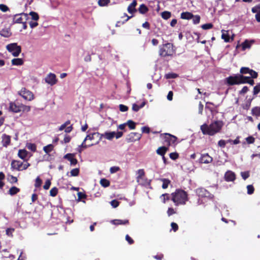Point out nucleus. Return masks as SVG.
<instances>
[{
  "label": "nucleus",
  "instance_id": "nucleus-31",
  "mask_svg": "<svg viewBox=\"0 0 260 260\" xmlns=\"http://www.w3.org/2000/svg\"><path fill=\"white\" fill-rule=\"evenodd\" d=\"M148 8L144 4H141L139 8V11L141 14H145L148 11Z\"/></svg>",
  "mask_w": 260,
  "mask_h": 260
},
{
  "label": "nucleus",
  "instance_id": "nucleus-14",
  "mask_svg": "<svg viewBox=\"0 0 260 260\" xmlns=\"http://www.w3.org/2000/svg\"><path fill=\"white\" fill-rule=\"evenodd\" d=\"M66 159L70 161L72 166H74L78 163V160L75 157V154L74 153L66 154Z\"/></svg>",
  "mask_w": 260,
  "mask_h": 260
},
{
  "label": "nucleus",
  "instance_id": "nucleus-64",
  "mask_svg": "<svg viewBox=\"0 0 260 260\" xmlns=\"http://www.w3.org/2000/svg\"><path fill=\"white\" fill-rule=\"evenodd\" d=\"M111 205L113 208H116L119 206V202L116 200H113L111 202Z\"/></svg>",
  "mask_w": 260,
  "mask_h": 260
},
{
  "label": "nucleus",
  "instance_id": "nucleus-38",
  "mask_svg": "<svg viewBox=\"0 0 260 260\" xmlns=\"http://www.w3.org/2000/svg\"><path fill=\"white\" fill-rule=\"evenodd\" d=\"M178 75L177 74L173 73H169L165 74V77L167 79H175L178 77Z\"/></svg>",
  "mask_w": 260,
  "mask_h": 260
},
{
  "label": "nucleus",
  "instance_id": "nucleus-45",
  "mask_svg": "<svg viewBox=\"0 0 260 260\" xmlns=\"http://www.w3.org/2000/svg\"><path fill=\"white\" fill-rule=\"evenodd\" d=\"M58 192V189L56 187H53L50 190V195L52 197H55Z\"/></svg>",
  "mask_w": 260,
  "mask_h": 260
},
{
  "label": "nucleus",
  "instance_id": "nucleus-12",
  "mask_svg": "<svg viewBox=\"0 0 260 260\" xmlns=\"http://www.w3.org/2000/svg\"><path fill=\"white\" fill-rule=\"evenodd\" d=\"M141 138V135L138 133H131L127 137L128 142H135L139 140Z\"/></svg>",
  "mask_w": 260,
  "mask_h": 260
},
{
  "label": "nucleus",
  "instance_id": "nucleus-36",
  "mask_svg": "<svg viewBox=\"0 0 260 260\" xmlns=\"http://www.w3.org/2000/svg\"><path fill=\"white\" fill-rule=\"evenodd\" d=\"M100 184L102 186L104 187H107L110 185V183L108 180L105 178H103L101 179L100 180Z\"/></svg>",
  "mask_w": 260,
  "mask_h": 260
},
{
  "label": "nucleus",
  "instance_id": "nucleus-55",
  "mask_svg": "<svg viewBox=\"0 0 260 260\" xmlns=\"http://www.w3.org/2000/svg\"><path fill=\"white\" fill-rule=\"evenodd\" d=\"M120 170V168L117 166H113L110 168V172L111 174L115 173Z\"/></svg>",
  "mask_w": 260,
  "mask_h": 260
},
{
  "label": "nucleus",
  "instance_id": "nucleus-29",
  "mask_svg": "<svg viewBox=\"0 0 260 260\" xmlns=\"http://www.w3.org/2000/svg\"><path fill=\"white\" fill-rule=\"evenodd\" d=\"M140 185L142 186H149L151 184V180H148L147 178H143L142 179H141L140 182H138Z\"/></svg>",
  "mask_w": 260,
  "mask_h": 260
},
{
  "label": "nucleus",
  "instance_id": "nucleus-11",
  "mask_svg": "<svg viewBox=\"0 0 260 260\" xmlns=\"http://www.w3.org/2000/svg\"><path fill=\"white\" fill-rule=\"evenodd\" d=\"M213 160V158L208 153L201 154L199 159V162L201 164H209Z\"/></svg>",
  "mask_w": 260,
  "mask_h": 260
},
{
  "label": "nucleus",
  "instance_id": "nucleus-39",
  "mask_svg": "<svg viewBox=\"0 0 260 260\" xmlns=\"http://www.w3.org/2000/svg\"><path fill=\"white\" fill-rule=\"evenodd\" d=\"M53 146L52 144H49L47 146H45L43 148V150L46 153L48 154L53 150Z\"/></svg>",
  "mask_w": 260,
  "mask_h": 260
},
{
  "label": "nucleus",
  "instance_id": "nucleus-27",
  "mask_svg": "<svg viewBox=\"0 0 260 260\" xmlns=\"http://www.w3.org/2000/svg\"><path fill=\"white\" fill-rule=\"evenodd\" d=\"M245 83H248L250 85L252 86L254 84V81L253 79L251 78V77H248V76H245L244 75V79H243V84H245Z\"/></svg>",
  "mask_w": 260,
  "mask_h": 260
},
{
  "label": "nucleus",
  "instance_id": "nucleus-3",
  "mask_svg": "<svg viewBox=\"0 0 260 260\" xmlns=\"http://www.w3.org/2000/svg\"><path fill=\"white\" fill-rule=\"evenodd\" d=\"M8 109L9 111L14 113L20 112H28L30 111V107L20 103L18 100H16L14 102H10Z\"/></svg>",
  "mask_w": 260,
  "mask_h": 260
},
{
  "label": "nucleus",
  "instance_id": "nucleus-61",
  "mask_svg": "<svg viewBox=\"0 0 260 260\" xmlns=\"http://www.w3.org/2000/svg\"><path fill=\"white\" fill-rule=\"evenodd\" d=\"M0 10L3 12H6L9 10V8L4 4H0Z\"/></svg>",
  "mask_w": 260,
  "mask_h": 260
},
{
  "label": "nucleus",
  "instance_id": "nucleus-33",
  "mask_svg": "<svg viewBox=\"0 0 260 260\" xmlns=\"http://www.w3.org/2000/svg\"><path fill=\"white\" fill-rule=\"evenodd\" d=\"M251 113L253 115L256 116H260V107H255L251 110Z\"/></svg>",
  "mask_w": 260,
  "mask_h": 260
},
{
  "label": "nucleus",
  "instance_id": "nucleus-1",
  "mask_svg": "<svg viewBox=\"0 0 260 260\" xmlns=\"http://www.w3.org/2000/svg\"><path fill=\"white\" fill-rule=\"evenodd\" d=\"M223 126L221 121H216L210 125L204 123L201 126L200 129L204 135L213 136L220 132Z\"/></svg>",
  "mask_w": 260,
  "mask_h": 260
},
{
  "label": "nucleus",
  "instance_id": "nucleus-32",
  "mask_svg": "<svg viewBox=\"0 0 260 260\" xmlns=\"http://www.w3.org/2000/svg\"><path fill=\"white\" fill-rule=\"evenodd\" d=\"M222 34L221 35V38L224 40L225 42H230V36L228 33L227 31L222 30Z\"/></svg>",
  "mask_w": 260,
  "mask_h": 260
},
{
  "label": "nucleus",
  "instance_id": "nucleus-18",
  "mask_svg": "<svg viewBox=\"0 0 260 260\" xmlns=\"http://www.w3.org/2000/svg\"><path fill=\"white\" fill-rule=\"evenodd\" d=\"M115 132H106L101 135V137L104 138L108 140H111L115 137Z\"/></svg>",
  "mask_w": 260,
  "mask_h": 260
},
{
  "label": "nucleus",
  "instance_id": "nucleus-57",
  "mask_svg": "<svg viewBox=\"0 0 260 260\" xmlns=\"http://www.w3.org/2000/svg\"><path fill=\"white\" fill-rule=\"evenodd\" d=\"M78 197V201H80L81 199H86L87 196L85 193L82 192H78L77 193Z\"/></svg>",
  "mask_w": 260,
  "mask_h": 260
},
{
  "label": "nucleus",
  "instance_id": "nucleus-7",
  "mask_svg": "<svg viewBox=\"0 0 260 260\" xmlns=\"http://www.w3.org/2000/svg\"><path fill=\"white\" fill-rule=\"evenodd\" d=\"M196 194L201 198H207L213 199L214 195L203 187H199L196 189Z\"/></svg>",
  "mask_w": 260,
  "mask_h": 260
},
{
  "label": "nucleus",
  "instance_id": "nucleus-6",
  "mask_svg": "<svg viewBox=\"0 0 260 260\" xmlns=\"http://www.w3.org/2000/svg\"><path fill=\"white\" fill-rule=\"evenodd\" d=\"M243 79L244 75L236 74L226 78L224 82L228 86L240 85L243 84Z\"/></svg>",
  "mask_w": 260,
  "mask_h": 260
},
{
  "label": "nucleus",
  "instance_id": "nucleus-13",
  "mask_svg": "<svg viewBox=\"0 0 260 260\" xmlns=\"http://www.w3.org/2000/svg\"><path fill=\"white\" fill-rule=\"evenodd\" d=\"M45 81L51 85H54L57 82L55 75L52 73L49 74L45 78Z\"/></svg>",
  "mask_w": 260,
  "mask_h": 260
},
{
  "label": "nucleus",
  "instance_id": "nucleus-40",
  "mask_svg": "<svg viewBox=\"0 0 260 260\" xmlns=\"http://www.w3.org/2000/svg\"><path fill=\"white\" fill-rule=\"evenodd\" d=\"M251 47V43L247 40H246L242 44V47L243 50H245L247 48H249Z\"/></svg>",
  "mask_w": 260,
  "mask_h": 260
},
{
  "label": "nucleus",
  "instance_id": "nucleus-58",
  "mask_svg": "<svg viewBox=\"0 0 260 260\" xmlns=\"http://www.w3.org/2000/svg\"><path fill=\"white\" fill-rule=\"evenodd\" d=\"M85 142L86 141H84V140L83 141V142H82V143L81 144V145L80 146L81 148H83V149H86L87 148V147H90V146H92L94 145L93 143H89L88 144H85Z\"/></svg>",
  "mask_w": 260,
  "mask_h": 260
},
{
  "label": "nucleus",
  "instance_id": "nucleus-62",
  "mask_svg": "<svg viewBox=\"0 0 260 260\" xmlns=\"http://www.w3.org/2000/svg\"><path fill=\"white\" fill-rule=\"evenodd\" d=\"M96 134V133H94L87 135L85 138L84 139V141H86L88 140H93L94 139V136Z\"/></svg>",
  "mask_w": 260,
  "mask_h": 260
},
{
  "label": "nucleus",
  "instance_id": "nucleus-15",
  "mask_svg": "<svg viewBox=\"0 0 260 260\" xmlns=\"http://www.w3.org/2000/svg\"><path fill=\"white\" fill-rule=\"evenodd\" d=\"M224 179L226 181H234L236 179L235 174L231 171H228L224 175Z\"/></svg>",
  "mask_w": 260,
  "mask_h": 260
},
{
  "label": "nucleus",
  "instance_id": "nucleus-9",
  "mask_svg": "<svg viewBox=\"0 0 260 260\" xmlns=\"http://www.w3.org/2000/svg\"><path fill=\"white\" fill-rule=\"evenodd\" d=\"M18 94L22 96L24 100L28 101H31L34 99V95L32 92L25 88H22L19 91Z\"/></svg>",
  "mask_w": 260,
  "mask_h": 260
},
{
  "label": "nucleus",
  "instance_id": "nucleus-5",
  "mask_svg": "<svg viewBox=\"0 0 260 260\" xmlns=\"http://www.w3.org/2000/svg\"><path fill=\"white\" fill-rule=\"evenodd\" d=\"M29 19L28 14L25 13H21L19 14H16L13 17V21L12 24L15 23L22 24V28L26 29L27 28V21Z\"/></svg>",
  "mask_w": 260,
  "mask_h": 260
},
{
  "label": "nucleus",
  "instance_id": "nucleus-8",
  "mask_svg": "<svg viewBox=\"0 0 260 260\" xmlns=\"http://www.w3.org/2000/svg\"><path fill=\"white\" fill-rule=\"evenodd\" d=\"M6 48L8 51L11 52L12 55L15 57L18 56L21 51V46L17 45V43L8 44L6 46Z\"/></svg>",
  "mask_w": 260,
  "mask_h": 260
},
{
  "label": "nucleus",
  "instance_id": "nucleus-20",
  "mask_svg": "<svg viewBox=\"0 0 260 260\" xmlns=\"http://www.w3.org/2000/svg\"><path fill=\"white\" fill-rule=\"evenodd\" d=\"M137 5V1L134 0L127 8V11L129 13L133 14L137 11V10L135 8Z\"/></svg>",
  "mask_w": 260,
  "mask_h": 260
},
{
  "label": "nucleus",
  "instance_id": "nucleus-56",
  "mask_svg": "<svg viewBox=\"0 0 260 260\" xmlns=\"http://www.w3.org/2000/svg\"><path fill=\"white\" fill-rule=\"evenodd\" d=\"M51 184V181L49 179H47L46 181L45 184L43 185V188L45 190L48 189L50 188Z\"/></svg>",
  "mask_w": 260,
  "mask_h": 260
},
{
  "label": "nucleus",
  "instance_id": "nucleus-23",
  "mask_svg": "<svg viewBox=\"0 0 260 260\" xmlns=\"http://www.w3.org/2000/svg\"><path fill=\"white\" fill-rule=\"evenodd\" d=\"M193 15L189 12H184L181 14L180 18L182 19L190 20L192 18Z\"/></svg>",
  "mask_w": 260,
  "mask_h": 260
},
{
  "label": "nucleus",
  "instance_id": "nucleus-35",
  "mask_svg": "<svg viewBox=\"0 0 260 260\" xmlns=\"http://www.w3.org/2000/svg\"><path fill=\"white\" fill-rule=\"evenodd\" d=\"M161 16L163 19L167 20L171 17V13L169 11H164L161 13Z\"/></svg>",
  "mask_w": 260,
  "mask_h": 260
},
{
  "label": "nucleus",
  "instance_id": "nucleus-19",
  "mask_svg": "<svg viewBox=\"0 0 260 260\" xmlns=\"http://www.w3.org/2000/svg\"><path fill=\"white\" fill-rule=\"evenodd\" d=\"M169 150V147L166 146H161L157 148L156 151V153L161 156H164L166 152Z\"/></svg>",
  "mask_w": 260,
  "mask_h": 260
},
{
  "label": "nucleus",
  "instance_id": "nucleus-59",
  "mask_svg": "<svg viewBox=\"0 0 260 260\" xmlns=\"http://www.w3.org/2000/svg\"><path fill=\"white\" fill-rule=\"evenodd\" d=\"M241 175L244 180H246L249 177V173L248 171L242 172Z\"/></svg>",
  "mask_w": 260,
  "mask_h": 260
},
{
  "label": "nucleus",
  "instance_id": "nucleus-49",
  "mask_svg": "<svg viewBox=\"0 0 260 260\" xmlns=\"http://www.w3.org/2000/svg\"><path fill=\"white\" fill-rule=\"evenodd\" d=\"M247 193L251 194L254 192V188L252 185H248L247 186Z\"/></svg>",
  "mask_w": 260,
  "mask_h": 260
},
{
  "label": "nucleus",
  "instance_id": "nucleus-17",
  "mask_svg": "<svg viewBox=\"0 0 260 260\" xmlns=\"http://www.w3.org/2000/svg\"><path fill=\"white\" fill-rule=\"evenodd\" d=\"M23 162L19 160H13L11 162L12 167L18 171H22Z\"/></svg>",
  "mask_w": 260,
  "mask_h": 260
},
{
  "label": "nucleus",
  "instance_id": "nucleus-63",
  "mask_svg": "<svg viewBox=\"0 0 260 260\" xmlns=\"http://www.w3.org/2000/svg\"><path fill=\"white\" fill-rule=\"evenodd\" d=\"M251 11L252 13H258L260 12V4H258L255 7H253L251 9Z\"/></svg>",
  "mask_w": 260,
  "mask_h": 260
},
{
  "label": "nucleus",
  "instance_id": "nucleus-26",
  "mask_svg": "<svg viewBox=\"0 0 260 260\" xmlns=\"http://www.w3.org/2000/svg\"><path fill=\"white\" fill-rule=\"evenodd\" d=\"M12 64L14 66H21L23 64V60L22 58H14L11 61Z\"/></svg>",
  "mask_w": 260,
  "mask_h": 260
},
{
  "label": "nucleus",
  "instance_id": "nucleus-25",
  "mask_svg": "<svg viewBox=\"0 0 260 260\" xmlns=\"http://www.w3.org/2000/svg\"><path fill=\"white\" fill-rule=\"evenodd\" d=\"M28 154V152L25 149H20L19 150L18 153V156L22 159H25Z\"/></svg>",
  "mask_w": 260,
  "mask_h": 260
},
{
  "label": "nucleus",
  "instance_id": "nucleus-52",
  "mask_svg": "<svg viewBox=\"0 0 260 260\" xmlns=\"http://www.w3.org/2000/svg\"><path fill=\"white\" fill-rule=\"evenodd\" d=\"M246 141L248 144H253L255 141V138L253 136H249L246 138Z\"/></svg>",
  "mask_w": 260,
  "mask_h": 260
},
{
  "label": "nucleus",
  "instance_id": "nucleus-50",
  "mask_svg": "<svg viewBox=\"0 0 260 260\" xmlns=\"http://www.w3.org/2000/svg\"><path fill=\"white\" fill-rule=\"evenodd\" d=\"M161 198L164 203H165L166 201H169L170 199L169 194L165 193L161 195Z\"/></svg>",
  "mask_w": 260,
  "mask_h": 260
},
{
  "label": "nucleus",
  "instance_id": "nucleus-24",
  "mask_svg": "<svg viewBox=\"0 0 260 260\" xmlns=\"http://www.w3.org/2000/svg\"><path fill=\"white\" fill-rule=\"evenodd\" d=\"M138 176L136 177L137 182H140L141 179L144 178L145 171L144 169H139L137 171Z\"/></svg>",
  "mask_w": 260,
  "mask_h": 260
},
{
  "label": "nucleus",
  "instance_id": "nucleus-16",
  "mask_svg": "<svg viewBox=\"0 0 260 260\" xmlns=\"http://www.w3.org/2000/svg\"><path fill=\"white\" fill-rule=\"evenodd\" d=\"M11 142V137L6 134H4L2 136V143L4 147H7L10 145Z\"/></svg>",
  "mask_w": 260,
  "mask_h": 260
},
{
  "label": "nucleus",
  "instance_id": "nucleus-43",
  "mask_svg": "<svg viewBox=\"0 0 260 260\" xmlns=\"http://www.w3.org/2000/svg\"><path fill=\"white\" fill-rule=\"evenodd\" d=\"M260 92V84L255 85L253 88V95H256Z\"/></svg>",
  "mask_w": 260,
  "mask_h": 260
},
{
  "label": "nucleus",
  "instance_id": "nucleus-46",
  "mask_svg": "<svg viewBox=\"0 0 260 260\" xmlns=\"http://www.w3.org/2000/svg\"><path fill=\"white\" fill-rule=\"evenodd\" d=\"M213 27V25L210 23H206V24H203L201 26L202 28L203 29H205V30L211 29Z\"/></svg>",
  "mask_w": 260,
  "mask_h": 260
},
{
  "label": "nucleus",
  "instance_id": "nucleus-21",
  "mask_svg": "<svg viewBox=\"0 0 260 260\" xmlns=\"http://www.w3.org/2000/svg\"><path fill=\"white\" fill-rule=\"evenodd\" d=\"M111 222L115 225H120V224H129V220L128 219L121 220V219H114L111 220Z\"/></svg>",
  "mask_w": 260,
  "mask_h": 260
},
{
  "label": "nucleus",
  "instance_id": "nucleus-51",
  "mask_svg": "<svg viewBox=\"0 0 260 260\" xmlns=\"http://www.w3.org/2000/svg\"><path fill=\"white\" fill-rule=\"evenodd\" d=\"M192 19L193 23L195 24H197L200 23L201 18L199 15H193V17Z\"/></svg>",
  "mask_w": 260,
  "mask_h": 260
},
{
  "label": "nucleus",
  "instance_id": "nucleus-48",
  "mask_svg": "<svg viewBox=\"0 0 260 260\" xmlns=\"http://www.w3.org/2000/svg\"><path fill=\"white\" fill-rule=\"evenodd\" d=\"M8 180L12 184L17 183L18 181L17 177L13 176V175H10Z\"/></svg>",
  "mask_w": 260,
  "mask_h": 260
},
{
  "label": "nucleus",
  "instance_id": "nucleus-53",
  "mask_svg": "<svg viewBox=\"0 0 260 260\" xmlns=\"http://www.w3.org/2000/svg\"><path fill=\"white\" fill-rule=\"evenodd\" d=\"M249 74L250 76L249 77H251V78H252V79L256 78L257 77V76H258L257 73L256 72H255V71L252 70V69H251L250 73Z\"/></svg>",
  "mask_w": 260,
  "mask_h": 260
},
{
  "label": "nucleus",
  "instance_id": "nucleus-60",
  "mask_svg": "<svg viewBox=\"0 0 260 260\" xmlns=\"http://www.w3.org/2000/svg\"><path fill=\"white\" fill-rule=\"evenodd\" d=\"M14 229L13 228H8L6 230V234L9 237H12L13 236V233L14 231Z\"/></svg>",
  "mask_w": 260,
  "mask_h": 260
},
{
  "label": "nucleus",
  "instance_id": "nucleus-30",
  "mask_svg": "<svg viewBox=\"0 0 260 260\" xmlns=\"http://www.w3.org/2000/svg\"><path fill=\"white\" fill-rule=\"evenodd\" d=\"M160 180L162 182V188L163 189L167 188L171 183V181L168 179L161 178L160 179Z\"/></svg>",
  "mask_w": 260,
  "mask_h": 260
},
{
  "label": "nucleus",
  "instance_id": "nucleus-47",
  "mask_svg": "<svg viewBox=\"0 0 260 260\" xmlns=\"http://www.w3.org/2000/svg\"><path fill=\"white\" fill-rule=\"evenodd\" d=\"M27 148L33 152H35L37 149L36 145L35 144L29 143L27 145Z\"/></svg>",
  "mask_w": 260,
  "mask_h": 260
},
{
  "label": "nucleus",
  "instance_id": "nucleus-22",
  "mask_svg": "<svg viewBox=\"0 0 260 260\" xmlns=\"http://www.w3.org/2000/svg\"><path fill=\"white\" fill-rule=\"evenodd\" d=\"M12 35V33L10 30V28H5L4 29H2L0 31V35L2 37H5V38H8L10 37Z\"/></svg>",
  "mask_w": 260,
  "mask_h": 260
},
{
  "label": "nucleus",
  "instance_id": "nucleus-28",
  "mask_svg": "<svg viewBox=\"0 0 260 260\" xmlns=\"http://www.w3.org/2000/svg\"><path fill=\"white\" fill-rule=\"evenodd\" d=\"M20 189L19 188L16 186H12L10 188L9 190V194H10L11 196H14L20 192Z\"/></svg>",
  "mask_w": 260,
  "mask_h": 260
},
{
  "label": "nucleus",
  "instance_id": "nucleus-37",
  "mask_svg": "<svg viewBox=\"0 0 260 260\" xmlns=\"http://www.w3.org/2000/svg\"><path fill=\"white\" fill-rule=\"evenodd\" d=\"M28 16L30 15L31 17V19L35 21H37L39 19V16L38 14L35 12H30L28 14Z\"/></svg>",
  "mask_w": 260,
  "mask_h": 260
},
{
  "label": "nucleus",
  "instance_id": "nucleus-44",
  "mask_svg": "<svg viewBox=\"0 0 260 260\" xmlns=\"http://www.w3.org/2000/svg\"><path fill=\"white\" fill-rule=\"evenodd\" d=\"M127 124L131 129H134L136 128V123L131 120H129Z\"/></svg>",
  "mask_w": 260,
  "mask_h": 260
},
{
  "label": "nucleus",
  "instance_id": "nucleus-2",
  "mask_svg": "<svg viewBox=\"0 0 260 260\" xmlns=\"http://www.w3.org/2000/svg\"><path fill=\"white\" fill-rule=\"evenodd\" d=\"M172 200L175 205H184L188 200V194L186 191L181 189H177L174 192L171 194Z\"/></svg>",
  "mask_w": 260,
  "mask_h": 260
},
{
  "label": "nucleus",
  "instance_id": "nucleus-42",
  "mask_svg": "<svg viewBox=\"0 0 260 260\" xmlns=\"http://www.w3.org/2000/svg\"><path fill=\"white\" fill-rule=\"evenodd\" d=\"M42 183V181L40 177H37L35 180V186L36 188H38L41 187Z\"/></svg>",
  "mask_w": 260,
  "mask_h": 260
},
{
  "label": "nucleus",
  "instance_id": "nucleus-10",
  "mask_svg": "<svg viewBox=\"0 0 260 260\" xmlns=\"http://www.w3.org/2000/svg\"><path fill=\"white\" fill-rule=\"evenodd\" d=\"M164 135V141L168 146L174 144L177 139L176 136L168 133H165Z\"/></svg>",
  "mask_w": 260,
  "mask_h": 260
},
{
  "label": "nucleus",
  "instance_id": "nucleus-54",
  "mask_svg": "<svg viewBox=\"0 0 260 260\" xmlns=\"http://www.w3.org/2000/svg\"><path fill=\"white\" fill-rule=\"evenodd\" d=\"M169 156L173 160H176L179 157V154L177 152H172L170 153Z\"/></svg>",
  "mask_w": 260,
  "mask_h": 260
},
{
  "label": "nucleus",
  "instance_id": "nucleus-4",
  "mask_svg": "<svg viewBox=\"0 0 260 260\" xmlns=\"http://www.w3.org/2000/svg\"><path fill=\"white\" fill-rule=\"evenodd\" d=\"M158 53L161 57H172L175 53V49L173 44L167 43L159 46Z\"/></svg>",
  "mask_w": 260,
  "mask_h": 260
},
{
  "label": "nucleus",
  "instance_id": "nucleus-41",
  "mask_svg": "<svg viewBox=\"0 0 260 260\" xmlns=\"http://www.w3.org/2000/svg\"><path fill=\"white\" fill-rule=\"evenodd\" d=\"M79 168H75L72 169L70 172V176L76 177L78 176L79 174Z\"/></svg>",
  "mask_w": 260,
  "mask_h": 260
},
{
  "label": "nucleus",
  "instance_id": "nucleus-34",
  "mask_svg": "<svg viewBox=\"0 0 260 260\" xmlns=\"http://www.w3.org/2000/svg\"><path fill=\"white\" fill-rule=\"evenodd\" d=\"M251 69L248 67H242L240 70L239 74L244 75L245 74H249Z\"/></svg>",
  "mask_w": 260,
  "mask_h": 260
}]
</instances>
